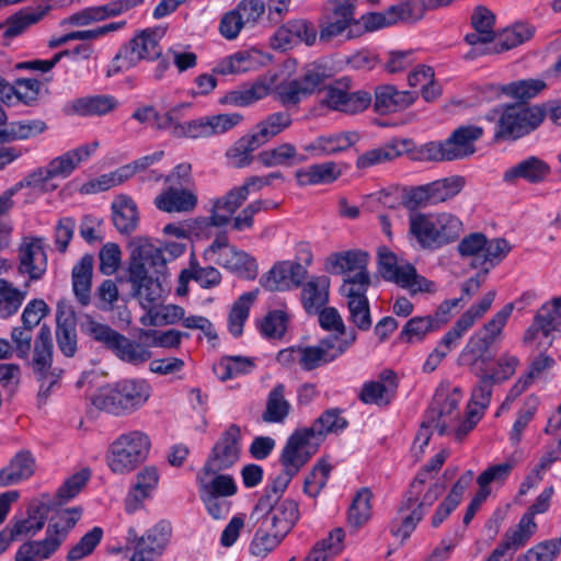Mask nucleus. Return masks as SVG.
I'll return each mask as SVG.
<instances>
[{"label": "nucleus", "instance_id": "1", "mask_svg": "<svg viewBox=\"0 0 561 561\" xmlns=\"http://www.w3.org/2000/svg\"><path fill=\"white\" fill-rule=\"evenodd\" d=\"M167 259L163 251L153 247H137L133 250L128 266V282L134 296L140 298L144 308H148L147 318H141L144 325L174 324L185 316V310L178 305H167L157 309L153 305L163 294L162 282L165 279Z\"/></svg>", "mask_w": 561, "mask_h": 561}, {"label": "nucleus", "instance_id": "2", "mask_svg": "<svg viewBox=\"0 0 561 561\" xmlns=\"http://www.w3.org/2000/svg\"><path fill=\"white\" fill-rule=\"evenodd\" d=\"M80 330L124 363L139 366L151 358L152 354L147 347L128 339L108 324L96 321L89 313L81 316Z\"/></svg>", "mask_w": 561, "mask_h": 561}, {"label": "nucleus", "instance_id": "3", "mask_svg": "<svg viewBox=\"0 0 561 561\" xmlns=\"http://www.w3.org/2000/svg\"><path fill=\"white\" fill-rule=\"evenodd\" d=\"M82 508L77 506L57 511L50 518L43 540L26 541L15 553V561H44L50 558L67 539L69 531L81 518Z\"/></svg>", "mask_w": 561, "mask_h": 561}, {"label": "nucleus", "instance_id": "4", "mask_svg": "<svg viewBox=\"0 0 561 561\" xmlns=\"http://www.w3.org/2000/svg\"><path fill=\"white\" fill-rule=\"evenodd\" d=\"M150 448L151 440L145 432L123 433L107 448V466L115 474H128L147 460Z\"/></svg>", "mask_w": 561, "mask_h": 561}, {"label": "nucleus", "instance_id": "5", "mask_svg": "<svg viewBox=\"0 0 561 561\" xmlns=\"http://www.w3.org/2000/svg\"><path fill=\"white\" fill-rule=\"evenodd\" d=\"M164 31L157 28H146L137 33L131 39L124 44L106 71L107 77H113L124 70H128L138 65L140 60H153L161 55L159 41Z\"/></svg>", "mask_w": 561, "mask_h": 561}, {"label": "nucleus", "instance_id": "6", "mask_svg": "<svg viewBox=\"0 0 561 561\" xmlns=\"http://www.w3.org/2000/svg\"><path fill=\"white\" fill-rule=\"evenodd\" d=\"M545 116L546 111L539 105L528 106L525 103L504 105L496 121L493 140H516L536 129Z\"/></svg>", "mask_w": 561, "mask_h": 561}, {"label": "nucleus", "instance_id": "7", "mask_svg": "<svg viewBox=\"0 0 561 561\" xmlns=\"http://www.w3.org/2000/svg\"><path fill=\"white\" fill-rule=\"evenodd\" d=\"M299 516L296 501L286 499L282 502H271L268 495H262L253 507L250 519H262L263 524L286 537L297 524Z\"/></svg>", "mask_w": 561, "mask_h": 561}, {"label": "nucleus", "instance_id": "8", "mask_svg": "<svg viewBox=\"0 0 561 561\" xmlns=\"http://www.w3.org/2000/svg\"><path fill=\"white\" fill-rule=\"evenodd\" d=\"M329 78L324 67L317 64L307 65L301 73L289 81L280 82L276 87L278 100L284 104H297L301 99L317 91L327 89L325 81Z\"/></svg>", "mask_w": 561, "mask_h": 561}, {"label": "nucleus", "instance_id": "9", "mask_svg": "<svg viewBox=\"0 0 561 561\" xmlns=\"http://www.w3.org/2000/svg\"><path fill=\"white\" fill-rule=\"evenodd\" d=\"M348 425L341 410L329 409L324 411L309 427L296 430L287 439L301 450H318L320 443L329 433H337Z\"/></svg>", "mask_w": 561, "mask_h": 561}, {"label": "nucleus", "instance_id": "10", "mask_svg": "<svg viewBox=\"0 0 561 561\" xmlns=\"http://www.w3.org/2000/svg\"><path fill=\"white\" fill-rule=\"evenodd\" d=\"M314 455L313 450H301L289 439L279 455V462L283 470L277 474L271 484L264 489L263 495H268L271 502H278L293 478L301 470V468Z\"/></svg>", "mask_w": 561, "mask_h": 561}, {"label": "nucleus", "instance_id": "11", "mask_svg": "<svg viewBox=\"0 0 561 561\" xmlns=\"http://www.w3.org/2000/svg\"><path fill=\"white\" fill-rule=\"evenodd\" d=\"M241 439L240 426L230 424L213 446L204 465V472L216 474L233 467L240 459Z\"/></svg>", "mask_w": 561, "mask_h": 561}, {"label": "nucleus", "instance_id": "12", "mask_svg": "<svg viewBox=\"0 0 561 561\" xmlns=\"http://www.w3.org/2000/svg\"><path fill=\"white\" fill-rule=\"evenodd\" d=\"M424 16V5L414 0H407L390 5L383 12H368L359 21L360 34L374 32L399 22L415 23Z\"/></svg>", "mask_w": 561, "mask_h": 561}, {"label": "nucleus", "instance_id": "13", "mask_svg": "<svg viewBox=\"0 0 561 561\" xmlns=\"http://www.w3.org/2000/svg\"><path fill=\"white\" fill-rule=\"evenodd\" d=\"M171 530V524L167 520L159 522L141 537H138L134 528H129L126 549L133 550L130 561H154L169 541Z\"/></svg>", "mask_w": 561, "mask_h": 561}, {"label": "nucleus", "instance_id": "14", "mask_svg": "<svg viewBox=\"0 0 561 561\" xmlns=\"http://www.w3.org/2000/svg\"><path fill=\"white\" fill-rule=\"evenodd\" d=\"M352 81L343 77L325 89L321 103L333 111L345 114H356L366 110L371 103V95L367 91H351Z\"/></svg>", "mask_w": 561, "mask_h": 561}, {"label": "nucleus", "instance_id": "15", "mask_svg": "<svg viewBox=\"0 0 561 561\" xmlns=\"http://www.w3.org/2000/svg\"><path fill=\"white\" fill-rule=\"evenodd\" d=\"M355 3L356 0H329L331 15L325 24L321 26V42H329L346 30H348L347 38L360 35L359 21L354 16Z\"/></svg>", "mask_w": 561, "mask_h": 561}, {"label": "nucleus", "instance_id": "16", "mask_svg": "<svg viewBox=\"0 0 561 561\" xmlns=\"http://www.w3.org/2000/svg\"><path fill=\"white\" fill-rule=\"evenodd\" d=\"M369 255L362 250H348L336 252L328 256L325 261V271L331 274H344L347 272H356L353 276H347L343 285L346 287H359V277L367 278V286H370V275L367 270Z\"/></svg>", "mask_w": 561, "mask_h": 561}, {"label": "nucleus", "instance_id": "17", "mask_svg": "<svg viewBox=\"0 0 561 561\" xmlns=\"http://www.w3.org/2000/svg\"><path fill=\"white\" fill-rule=\"evenodd\" d=\"M308 275L307 268L298 262L282 261L264 274L260 283L270 291H283L298 288Z\"/></svg>", "mask_w": 561, "mask_h": 561}, {"label": "nucleus", "instance_id": "18", "mask_svg": "<svg viewBox=\"0 0 561 561\" xmlns=\"http://www.w3.org/2000/svg\"><path fill=\"white\" fill-rule=\"evenodd\" d=\"M537 528L535 520L530 515H523L519 523L515 527H511L504 534L501 542L490 553L485 561H500L503 557L511 560L514 553L524 547Z\"/></svg>", "mask_w": 561, "mask_h": 561}, {"label": "nucleus", "instance_id": "19", "mask_svg": "<svg viewBox=\"0 0 561 561\" xmlns=\"http://www.w3.org/2000/svg\"><path fill=\"white\" fill-rule=\"evenodd\" d=\"M359 287L342 285L341 291L348 298L347 307L350 310L348 320L360 331H368L371 328V316L369 301L366 296L369 286L367 278L359 277Z\"/></svg>", "mask_w": 561, "mask_h": 561}, {"label": "nucleus", "instance_id": "20", "mask_svg": "<svg viewBox=\"0 0 561 561\" xmlns=\"http://www.w3.org/2000/svg\"><path fill=\"white\" fill-rule=\"evenodd\" d=\"M19 271L26 273L31 280L43 277L47 268V256L43 239L38 237L24 238L19 249Z\"/></svg>", "mask_w": 561, "mask_h": 561}, {"label": "nucleus", "instance_id": "21", "mask_svg": "<svg viewBox=\"0 0 561 561\" xmlns=\"http://www.w3.org/2000/svg\"><path fill=\"white\" fill-rule=\"evenodd\" d=\"M53 347L50 328L47 324H43L35 339L34 354L30 363L38 382L47 381L50 375L60 374V371L51 367Z\"/></svg>", "mask_w": 561, "mask_h": 561}, {"label": "nucleus", "instance_id": "22", "mask_svg": "<svg viewBox=\"0 0 561 561\" xmlns=\"http://www.w3.org/2000/svg\"><path fill=\"white\" fill-rule=\"evenodd\" d=\"M358 139L354 131L335 133L331 135H321L311 142L305 145L302 149L309 158H322L347 150Z\"/></svg>", "mask_w": 561, "mask_h": 561}, {"label": "nucleus", "instance_id": "23", "mask_svg": "<svg viewBox=\"0 0 561 561\" xmlns=\"http://www.w3.org/2000/svg\"><path fill=\"white\" fill-rule=\"evenodd\" d=\"M317 32L306 20H291L283 24L275 32L273 39L276 48L286 50L298 43L305 42L312 45L316 41Z\"/></svg>", "mask_w": 561, "mask_h": 561}, {"label": "nucleus", "instance_id": "24", "mask_svg": "<svg viewBox=\"0 0 561 561\" xmlns=\"http://www.w3.org/2000/svg\"><path fill=\"white\" fill-rule=\"evenodd\" d=\"M436 228L435 215L409 214L408 237L410 240H415L420 248L424 250L439 249Z\"/></svg>", "mask_w": 561, "mask_h": 561}, {"label": "nucleus", "instance_id": "25", "mask_svg": "<svg viewBox=\"0 0 561 561\" xmlns=\"http://www.w3.org/2000/svg\"><path fill=\"white\" fill-rule=\"evenodd\" d=\"M56 337L60 352L72 357L77 352L78 336L76 330V314L70 307L58 304L56 310Z\"/></svg>", "mask_w": 561, "mask_h": 561}, {"label": "nucleus", "instance_id": "26", "mask_svg": "<svg viewBox=\"0 0 561 561\" xmlns=\"http://www.w3.org/2000/svg\"><path fill=\"white\" fill-rule=\"evenodd\" d=\"M397 378L392 370H383L380 380L363 385L359 399L365 404L388 405L397 390Z\"/></svg>", "mask_w": 561, "mask_h": 561}, {"label": "nucleus", "instance_id": "27", "mask_svg": "<svg viewBox=\"0 0 561 561\" xmlns=\"http://www.w3.org/2000/svg\"><path fill=\"white\" fill-rule=\"evenodd\" d=\"M247 198L245 187H233L225 196L215 201L211 215L208 218H204L203 221L206 226H226L230 221L231 216Z\"/></svg>", "mask_w": 561, "mask_h": 561}, {"label": "nucleus", "instance_id": "28", "mask_svg": "<svg viewBox=\"0 0 561 561\" xmlns=\"http://www.w3.org/2000/svg\"><path fill=\"white\" fill-rule=\"evenodd\" d=\"M483 135V128L474 125H462L456 128L445 140L453 160L467 158L476 152L474 142Z\"/></svg>", "mask_w": 561, "mask_h": 561}, {"label": "nucleus", "instance_id": "29", "mask_svg": "<svg viewBox=\"0 0 561 561\" xmlns=\"http://www.w3.org/2000/svg\"><path fill=\"white\" fill-rule=\"evenodd\" d=\"M417 98L416 92L399 91L394 85L385 84L375 89V111L381 115L401 111Z\"/></svg>", "mask_w": 561, "mask_h": 561}, {"label": "nucleus", "instance_id": "30", "mask_svg": "<svg viewBox=\"0 0 561 561\" xmlns=\"http://www.w3.org/2000/svg\"><path fill=\"white\" fill-rule=\"evenodd\" d=\"M125 415L140 409L150 398V386L145 380L124 379L114 383Z\"/></svg>", "mask_w": 561, "mask_h": 561}, {"label": "nucleus", "instance_id": "31", "mask_svg": "<svg viewBox=\"0 0 561 561\" xmlns=\"http://www.w3.org/2000/svg\"><path fill=\"white\" fill-rule=\"evenodd\" d=\"M50 4L38 7L37 11L31 8H23L16 13L0 23V30H3V46H9V41L24 33L31 25L37 23L49 10Z\"/></svg>", "mask_w": 561, "mask_h": 561}, {"label": "nucleus", "instance_id": "32", "mask_svg": "<svg viewBox=\"0 0 561 561\" xmlns=\"http://www.w3.org/2000/svg\"><path fill=\"white\" fill-rule=\"evenodd\" d=\"M159 483V472L154 466H146L136 476V483L126 496L125 506L128 513L138 510L144 501L150 497Z\"/></svg>", "mask_w": 561, "mask_h": 561}, {"label": "nucleus", "instance_id": "33", "mask_svg": "<svg viewBox=\"0 0 561 561\" xmlns=\"http://www.w3.org/2000/svg\"><path fill=\"white\" fill-rule=\"evenodd\" d=\"M118 106V101L108 94H98L78 98L66 107L67 114L80 116H102L113 112Z\"/></svg>", "mask_w": 561, "mask_h": 561}, {"label": "nucleus", "instance_id": "34", "mask_svg": "<svg viewBox=\"0 0 561 561\" xmlns=\"http://www.w3.org/2000/svg\"><path fill=\"white\" fill-rule=\"evenodd\" d=\"M412 140L404 139H392L386 142L383 146L368 150L357 158L356 167L358 169H367L373 165L392 161L401 154L410 150Z\"/></svg>", "mask_w": 561, "mask_h": 561}, {"label": "nucleus", "instance_id": "35", "mask_svg": "<svg viewBox=\"0 0 561 561\" xmlns=\"http://www.w3.org/2000/svg\"><path fill=\"white\" fill-rule=\"evenodd\" d=\"M444 491V484H432L425 492L416 507L409 515L402 518L400 526L398 528L391 529L392 535L401 536L403 539L409 538L412 531L415 529L417 523L423 518L425 514V507L432 506L443 494Z\"/></svg>", "mask_w": 561, "mask_h": 561}, {"label": "nucleus", "instance_id": "36", "mask_svg": "<svg viewBox=\"0 0 561 561\" xmlns=\"http://www.w3.org/2000/svg\"><path fill=\"white\" fill-rule=\"evenodd\" d=\"M493 345L483 335L476 332L461 351L458 362L460 365L469 366L471 371L479 370L480 367H484L493 360V355L490 353V348Z\"/></svg>", "mask_w": 561, "mask_h": 561}, {"label": "nucleus", "instance_id": "37", "mask_svg": "<svg viewBox=\"0 0 561 561\" xmlns=\"http://www.w3.org/2000/svg\"><path fill=\"white\" fill-rule=\"evenodd\" d=\"M343 172L342 164L334 161L311 164L296 171L295 176L300 186L330 184Z\"/></svg>", "mask_w": 561, "mask_h": 561}, {"label": "nucleus", "instance_id": "38", "mask_svg": "<svg viewBox=\"0 0 561 561\" xmlns=\"http://www.w3.org/2000/svg\"><path fill=\"white\" fill-rule=\"evenodd\" d=\"M111 209L113 225L119 233L129 236L136 230L139 213L135 202L129 196H117L113 201Z\"/></svg>", "mask_w": 561, "mask_h": 561}, {"label": "nucleus", "instance_id": "39", "mask_svg": "<svg viewBox=\"0 0 561 561\" xmlns=\"http://www.w3.org/2000/svg\"><path fill=\"white\" fill-rule=\"evenodd\" d=\"M93 264V255L84 254L71 272L72 290L77 300L82 306H88L91 302Z\"/></svg>", "mask_w": 561, "mask_h": 561}, {"label": "nucleus", "instance_id": "40", "mask_svg": "<svg viewBox=\"0 0 561 561\" xmlns=\"http://www.w3.org/2000/svg\"><path fill=\"white\" fill-rule=\"evenodd\" d=\"M154 205L167 213H187L196 207L197 196L188 188L169 187L154 198Z\"/></svg>", "mask_w": 561, "mask_h": 561}, {"label": "nucleus", "instance_id": "41", "mask_svg": "<svg viewBox=\"0 0 561 561\" xmlns=\"http://www.w3.org/2000/svg\"><path fill=\"white\" fill-rule=\"evenodd\" d=\"M459 400L450 396H436L430 410L427 419L435 422L439 435H445L449 426L458 420Z\"/></svg>", "mask_w": 561, "mask_h": 561}, {"label": "nucleus", "instance_id": "42", "mask_svg": "<svg viewBox=\"0 0 561 561\" xmlns=\"http://www.w3.org/2000/svg\"><path fill=\"white\" fill-rule=\"evenodd\" d=\"M35 459L27 450L18 453L10 463L0 470V488L19 483L33 476Z\"/></svg>", "mask_w": 561, "mask_h": 561}, {"label": "nucleus", "instance_id": "43", "mask_svg": "<svg viewBox=\"0 0 561 561\" xmlns=\"http://www.w3.org/2000/svg\"><path fill=\"white\" fill-rule=\"evenodd\" d=\"M254 536L250 543V552L255 557H266L272 552L285 538L283 535L273 530L267 524H263L262 519H250Z\"/></svg>", "mask_w": 561, "mask_h": 561}, {"label": "nucleus", "instance_id": "44", "mask_svg": "<svg viewBox=\"0 0 561 561\" xmlns=\"http://www.w3.org/2000/svg\"><path fill=\"white\" fill-rule=\"evenodd\" d=\"M256 159L266 168L283 165L293 167L306 162L309 157L297 152L293 144L284 142L275 148L263 150L257 153Z\"/></svg>", "mask_w": 561, "mask_h": 561}, {"label": "nucleus", "instance_id": "45", "mask_svg": "<svg viewBox=\"0 0 561 561\" xmlns=\"http://www.w3.org/2000/svg\"><path fill=\"white\" fill-rule=\"evenodd\" d=\"M550 173V167L537 157H529L504 173L505 182L524 179L530 183L542 182Z\"/></svg>", "mask_w": 561, "mask_h": 561}, {"label": "nucleus", "instance_id": "46", "mask_svg": "<svg viewBox=\"0 0 561 561\" xmlns=\"http://www.w3.org/2000/svg\"><path fill=\"white\" fill-rule=\"evenodd\" d=\"M271 82L265 80H256L251 85H245L237 90H232L219 99L221 105L248 106L254 102L265 98L271 90Z\"/></svg>", "mask_w": 561, "mask_h": 561}, {"label": "nucleus", "instance_id": "47", "mask_svg": "<svg viewBox=\"0 0 561 561\" xmlns=\"http://www.w3.org/2000/svg\"><path fill=\"white\" fill-rule=\"evenodd\" d=\"M330 280L327 276L312 277L302 288L301 301L309 314L317 313L329 300Z\"/></svg>", "mask_w": 561, "mask_h": 561}, {"label": "nucleus", "instance_id": "48", "mask_svg": "<svg viewBox=\"0 0 561 561\" xmlns=\"http://www.w3.org/2000/svg\"><path fill=\"white\" fill-rule=\"evenodd\" d=\"M345 531L336 527L329 533V536L318 541L310 550L304 561H328L340 554L344 549Z\"/></svg>", "mask_w": 561, "mask_h": 561}, {"label": "nucleus", "instance_id": "49", "mask_svg": "<svg viewBox=\"0 0 561 561\" xmlns=\"http://www.w3.org/2000/svg\"><path fill=\"white\" fill-rule=\"evenodd\" d=\"M533 35L534 31L530 26L523 23L515 24L500 33L495 38L496 43L493 48H486L483 54H500L510 50L528 41Z\"/></svg>", "mask_w": 561, "mask_h": 561}, {"label": "nucleus", "instance_id": "50", "mask_svg": "<svg viewBox=\"0 0 561 561\" xmlns=\"http://www.w3.org/2000/svg\"><path fill=\"white\" fill-rule=\"evenodd\" d=\"M285 386L276 385L267 396L262 420L266 423H283L290 412V403L284 397Z\"/></svg>", "mask_w": 561, "mask_h": 561}, {"label": "nucleus", "instance_id": "51", "mask_svg": "<svg viewBox=\"0 0 561 561\" xmlns=\"http://www.w3.org/2000/svg\"><path fill=\"white\" fill-rule=\"evenodd\" d=\"M260 147L262 146L259 139L253 136V134H248L239 138L232 147L228 149L226 156L230 160L232 167L244 168L253 162L255 158L253 152Z\"/></svg>", "mask_w": 561, "mask_h": 561}, {"label": "nucleus", "instance_id": "52", "mask_svg": "<svg viewBox=\"0 0 561 561\" xmlns=\"http://www.w3.org/2000/svg\"><path fill=\"white\" fill-rule=\"evenodd\" d=\"M257 293V289L244 293L233 302L228 317V329L234 337L241 336L244 322L249 318L250 307L256 299Z\"/></svg>", "mask_w": 561, "mask_h": 561}, {"label": "nucleus", "instance_id": "53", "mask_svg": "<svg viewBox=\"0 0 561 561\" xmlns=\"http://www.w3.org/2000/svg\"><path fill=\"white\" fill-rule=\"evenodd\" d=\"M465 184L466 180L461 175H453L427 183L432 205L451 199L462 191Z\"/></svg>", "mask_w": 561, "mask_h": 561}, {"label": "nucleus", "instance_id": "54", "mask_svg": "<svg viewBox=\"0 0 561 561\" xmlns=\"http://www.w3.org/2000/svg\"><path fill=\"white\" fill-rule=\"evenodd\" d=\"M373 492L369 488L358 490L351 503L347 514V523L351 527L358 529L371 516Z\"/></svg>", "mask_w": 561, "mask_h": 561}, {"label": "nucleus", "instance_id": "55", "mask_svg": "<svg viewBox=\"0 0 561 561\" xmlns=\"http://www.w3.org/2000/svg\"><path fill=\"white\" fill-rule=\"evenodd\" d=\"M255 363L253 358L245 356H224L220 362L214 365V373L221 381L245 375L253 370Z\"/></svg>", "mask_w": 561, "mask_h": 561}, {"label": "nucleus", "instance_id": "56", "mask_svg": "<svg viewBox=\"0 0 561 561\" xmlns=\"http://www.w3.org/2000/svg\"><path fill=\"white\" fill-rule=\"evenodd\" d=\"M290 114L287 112H276L270 114L265 119L256 125L255 136L261 146L270 141L275 136L279 135L283 130L291 125Z\"/></svg>", "mask_w": 561, "mask_h": 561}, {"label": "nucleus", "instance_id": "57", "mask_svg": "<svg viewBox=\"0 0 561 561\" xmlns=\"http://www.w3.org/2000/svg\"><path fill=\"white\" fill-rule=\"evenodd\" d=\"M357 340L355 329H348L345 333L330 334L319 341L320 346L327 353V358L332 363L342 356Z\"/></svg>", "mask_w": 561, "mask_h": 561}, {"label": "nucleus", "instance_id": "58", "mask_svg": "<svg viewBox=\"0 0 561 561\" xmlns=\"http://www.w3.org/2000/svg\"><path fill=\"white\" fill-rule=\"evenodd\" d=\"M27 290L15 288L9 280L0 278V317L5 319L18 312Z\"/></svg>", "mask_w": 561, "mask_h": 561}, {"label": "nucleus", "instance_id": "59", "mask_svg": "<svg viewBox=\"0 0 561 561\" xmlns=\"http://www.w3.org/2000/svg\"><path fill=\"white\" fill-rule=\"evenodd\" d=\"M94 408L115 416L125 415L123 404L119 402L114 383L100 387L90 398Z\"/></svg>", "mask_w": 561, "mask_h": 561}, {"label": "nucleus", "instance_id": "60", "mask_svg": "<svg viewBox=\"0 0 561 561\" xmlns=\"http://www.w3.org/2000/svg\"><path fill=\"white\" fill-rule=\"evenodd\" d=\"M438 247L442 248L456 241L462 231V221L453 214L440 213L435 215Z\"/></svg>", "mask_w": 561, "mask_h": 561}, {"label": "nucleus", "instance_id": "61", "mask_svg": "<svg viewBox=\"0 0 561 561\" xmlns=\"http://www.w3.org/2000/svg\"><path fill=\"white\" fill-rule=\"evenodd\" d=\"M559 319H561V296L542 305L534 320L536 325L541 328L543 336L548 337L552 331L559 330Z\"/></svg>", "mask_w": 561, "mask_h": 561}, {"label": "nucleus", "instance_id": "62", "mask_svg": "<svg viewBox=\"0 0 561 561\" xmlns=\"http://www.w3.org/2000/svg\"><path fill=\"white\" fill-rule=\"evenodd\" d=\"M414 161H453L445 141H430L420 147L410 146L407 152Z\"/></svg>", "mask_w": 561, "mask_h": 561}, {"label": "nucleus", "instance_id": "63", "mask_svg": "<svg viewBox=\"0 0 561 561\" xmlns=\"http://www.w3.org/2000/svg\"><path fill=\"white\" fill-rule=\"evenodd\" d=\"M474 375L479 378V381L472 390L469 404H474L483 411L490 404L492 389L496 382L494 381V377L490 376L484 367H480L479 370H476Z\"/></svg>", "mask_w": 561, "mask_h": 561}, {"label": "nucleus", "instance_id": "64", "mask_svg": "<svg viewBox=\"0 0 561 561\" xmlns=\"http://www.w3.org/2000/svg\"><path fill=\"white\" fill-rule=\"evenodd\" d=\"M331 470L332 466L329 462L324 459L319 460L305 478L304 492L311 497H316L325 486Z\"/></svg>", "mask_w": 561, "mask_h": 561}]
</instances>
